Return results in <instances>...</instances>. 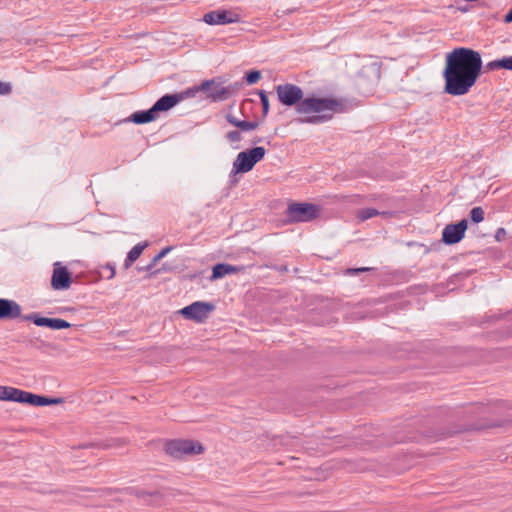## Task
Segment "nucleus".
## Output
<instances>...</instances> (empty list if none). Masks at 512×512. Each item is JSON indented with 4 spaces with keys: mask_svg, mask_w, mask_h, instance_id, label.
<instances>
[{
    "mask_svg": "<svg viewBox=\"0 0 512 512\" xmlns=\"http://www.w3.org/2000/svg\"><path fill=\"white\" fill-rule=\"evenodd\" d=\"M259 96L262 104V114L266 116L269 112V99L264 91H260Z\"/></svg>",
    "mask_w": 512,
    "mask_h": 512,
    "instance_id": "28",
    "label": "nucleus"
},
{
    "mask_svg": "<svg viewBox=\"0 0 512 512\" xmlns=\"http://www.w3.org/2000/svg\"><path fill=\"white\" fill-rule=\"evenodd\" d=\"M21 316V306L13 301L0 298V320L15 319Z\"/></svg>",
    "mask_w": 512,
    "mask_h": 512,
    "instance_id": "10",
    "label": "nucleus"
},
{
    "mask_svg": "<svg viewBox=\"0 0 512 512\" xmlns=\"http://www.w3.org/2000/svg\"><path fill=\"white\" fill-rule=\"evenodd\" d=\"M27 404L33 406H48L53 404H59L62 402L61 398H47L44 396L36 395L29 392Z\"/></svg>",
    "mask_w": 512,
    "mask_h": 512,
    "instance_id": "14",
    "label": "nucleus"
},
{
    "mask_svg": "<svg viewBox=\"0 0 512 512\" xmlns=\"http://www.w3.org/2000/svg\"><path fill=\"white\" fill-rule=\"evenodd\" d=\"M203 21L208 25H226L237 23L240 17L237 13L227 10H214L204 15Z\"/></svg>",
    "mask_w": 512,
    "mask_h": 512,
    "instance_id": "7",
    "label": "nucleus"
},
{
    "mask_svg": "<svg viewBox=\"0 0 512 512\" xmlns=\"http://www.w3.org/2000/svg\"><path fill=\"white\" fill-rule=\"evenodd\" d=\"M146 246V243H138L128 252V255L124 261V267L126 269H128L133 264V262L140 257Z\"/></svg>",
    "mask_w": 512,
    "mask_h": 512,
    "instance_id": "17",
    "label": "nucleus"
},
{
    "mask_svg": "<svg viewBox=\"0 0 512 512\" xmlns=\"http://www.w3.org/2000/svg\"><path fill=\"white\" fill-rule=\"evenodd\" d=\"M178 103L179 97L177 98L175 94H166L158 99L152 107L157 114L158 112L169 110Z\"/></svg>",
    "mask_w": 512,
    "mask_h": 512,
    "instance_id": "12",
    "label": "nucleus"
},
{
    "mask_svg": "<svg viewBox=\"0 0 512 512\" xmlns=\"http://www.w3.org/2000/svg\"><path fill=\"white\" fill-rule=\"evenodd\" d=\"M214 85V80H206L201 83V85L197 86L198 91H207L208 93L212 89Z\"/></svg>",
    "mask_w": 512,
    "mask_h": 512,
    "instance_id": "29",
    "label": "nucleus"
},
{
    "mask_svg": "<svg viewBox=\"0 0 512 512\" xmlns=\"http://www.w3.org/2000/svg\"><path fill=\"white\" fill-rule=\"evenodd\" d=\"M231 92L229 88L222 86L221 84L213 85L212 89L208 93V97L213 101H223L230 97Z\"/></svg>",
    "mask_w": 512,
    "mask_h": 512,
    "instance_id": "15",
    "label": "nucleus"
},
{
    "mask_svg": "<svg viewBox=\"0 0 512 512\" xmlns=\"http://www.w3.org/2000/svg\"><path fill=\"white\" fill-rule=\"evenodd\" d=\"M504 229L503 228H500L498 231H497V235L496 237L498 238L499 237V233H504Z\"/></svg>",
    "mask_w": 512,
    "mask_h": 512,
    "instance_id": "36",
    "label": "nucleus"
},
{
    "mask_svg": "<svg viewBox=\"0 0 512 512\" xmlns=\"http://www.w3.org/2000/svg\"><path fill=\"white\" fill-rule=\"evenodd\" d=\"M172 250V247H166L164 249H162L153 259L152 261L147 265V269L148 270H151L155 265L156 263L161 260L163 257H165L167 255L168 252H170Z\"/></svg>",
    "mask_w": 512,
    "mask_h": 512,
    "instance_id": "24",
    "label": "nucleus"
},
{
    "mask_svg": "<svg viewBox=\"0 0 512 512\" xmlns=\"http://www.w3.org/2000/svg\"><path fill=\"white\" fill-rule=\"evenodd\" d=\"M481 68L482 58L478 51L466 47L453 49L445 57L444 92L452 96L467 94L475 85Z\"/></svg>",
    "mask_w": 512,
    "mask_h": 512,
    "instance_id": "1",
    "label": "nucleus"
},
{
    "mask_svg": "<svg viewBox=\"0 0 512 512\" xmlns=\"http://www.w3.org/2000/svg\"><path fill=\"white\" fill-rule=\"evenodd\" d=\"M266 154L264 147H254L240 152L233 162L232 173H246L253 169L256 163L261 161Z\"/></svg>",
    "mask_w": 512,
    "mask_h": 512,
    "instance_id": "3",
    "label": "nucleus"
},
{
    "mask_svg": "<svg viewBox=\"0 0 512 512\" xmlns=\"http://www.w3.org/2000/svg\"><path fill=\"white\" fill-rule=\"evenodd\" d=\"M12 91L10 83L0 81V95H7Z\"/></svg>",
    "mask_w": 512,
    "mask_h": 512,
    "instance_id": "31",
    "label": "nucleus"
},
{
    "mask_svg": "<svg viewBox=\"0 0 512 512\" xmlns=\"http://www.w3.org/2000/svg\"><path fill=\"white\" fill-rule=\"evenodd\" d=\"M259 126L257 121H245L242 120L239 125V130L243 132L255 130Z\"/></svg>",
    "mask_w": 512,
    "mask_h": 512,
    "instance_id": "25",
    "label": "nucleus"
},
{
    "mask_svg": "<svg viewBox=\"0 0 512 512\" xmlns=\"http://www.w3.org/2000/svg\"><path fill=\"white\" fill-rule=\"evenodd\" d=\"M157 118V114L155 113L153 107L145 111H137L134 112L129 121H132L135 124H146L154 121Z\"/></svg>",
    "mask_w": 512,
    "mask_h": 512,
    "instance_id": "13",
    "label": "nucleus"
},
{
    "mask_svg": "<svg viewBox=\"0 0 512 512\" xmlns=\"http://www.w3.org/2000/svg\"><path fill=\"white\" fill-rule=\"evenodd\" d=\"M470 218L474 223H480L484 219V211L481 207H474L470 211Z\"/></svg>",
    "mask_w": 512,
    "mask_h": 512,
    "instance_id": "23",
    "label": "nucleus"
},
{
    "mask_svg": "<svg viewBox=\"0 0 512 512\" xmlns=\"http://www.w3.org/2000/svg\"><path fill=\"white\" fill-rule=\"evenodd\" d=\"M279 101L286 106H296L300 115L296 121L300 124H322L333 118L335 113L343 111V105L334 98L306 97L303 90L294 84H281L276 87Z\"/></svg>",
    "mask_w": 512,
    "mask_h": 512,
    "instance_id": "2",
    "label": "nucleus"
},
{
    "mask_svg": "<svg viewBox=\"0 0 512 512\" xmlns=\"http://www.w3.org/2000/svg\"><path fill=\"white\" fill-rule=\"evenodd\" d=\"M72 279L68 269L60 262L54 263L51 286L54 290H66L71 286Z\"/></svg>",
    "mask_w": 512,
    "mask_h": 512,
    "instance_id": "9",
    "label": "nucleus"
},
{
    "mask_svg": "<svg viewBox=\"0 0 512 512\" xmlns=\"http://www.w3.org/2000/svg\"><path fill=\"white\" fill-rule=\"evenodd\" d=\"M369 270H371V268H368V267L350 268L347 270V273L348 274H357V273L365 272V271H369Z\"/></svg>",
    "mask_w": 512,
    "mask_h": 512,
    "instance_id": "34",
    "label": "nucleus"
},
{
    "mask_svg": "<svg viewBox=\"0 0 512 512\" xmlns=\"http://www.w3.org/2000/svg\"><path fill=\"white\" fill-rule=\"evenodd\" d=\"M198 92L199 91H198L197 86H194V87L188 88L187 90L182 91L180 93H176L175 96L177 98L179 97V102H181L182 100H184L186 98L194 97Z\"/></svg>",
    "mask_w": 512,
    "mask_h": 512,
    "instance_id": "22",
    "label": "nucleus"
},
{
    "mask_svg": "<svg viewBox=\"0 0 512 512\" xmlns=\"http://www.w3.org/2000/svg\"><path fill=\"white\" fill-rule=\"evenodd\" d=\"M381 213L375 209V208H363V209H360L358 212H357V217L361 220V221H366L370 218H373L377 215H380Z\"/></svg>",
    "mask_w": 512,
    "mask_h": 512,
    "instance_id": "21",
    "label": "nucleus"
},
{
    "mask_svg": "<svg viewBox=\"0 0 512 512\" xmlns=\"http://www.w3.org/2000/svg\"><path fill=\"white\" fill-rule=\"evenodd\" d=\"M138 270H139V271H149V270L147 269V266H145V267H141V268H138Z\"/></svg>",
    "mask_w": 512,
    "mask_h": 512,
    "instance_id": "37",
    "label": "nucleus"
},
{
    "mask_svg": "<svg viewBox=\"0 0 512 512\" xmlns=\"http://www.w3.org/2000/svg\"><path fill=\"white\" fill-rule=\"evenodd\" d=\"M103 268L109 271L108 279H112L115 276V265L107 263Z\"/></svg>",
    "mask_w": 512,
    "mask_h": 512,
    "instance_id": "33",
    "label": "nucleus"
},
{
    "mask_svg": "<svg viewBox=\"0 0 512 512\" xmlns=\"http://www.w3.org/2000/svg\"><path fill=\"white\" fill-rule=\"evenodd\" d=\"M225 138L230 143H237V142H240L242 140L241 133L238 130H232V131L227 132L226 135H225Z\"/></svg>",
    "mask_w": 512,
    "mask_h": 512,
    "instance_id": "26",
    "label": "nucleus"
},
{
    "mask_svg": "<svg viewBox=\"0 0 512 512\" xmlns=\"http://www.w3.org/2000/svg\"><path fill=\"white\" fill-rule=\"evenodd\" d=\"M203 450L204 448L199 442L192 440H171L165 445L166 453L174 458L200 454Z\"/></svg>",
    "mask_w": 512,
    "mask_h": 512,
    "instance_id": "4",
    "label": "nucleus"
},
{
    "mask_svg": "<svg viewBox=\"0 0 512 512\" xmlns=\"http://www.w3.org/2000/svg\"><path fill=\"white\" fill-rule=\"evenodd\" d=\"M214 310V305L207 303L196 301L192 304L182 308L179 313L185 318L189 320H193L197 323H202L209 315L210 312Z\"/></svg>",
    "mask_w": 512,
    "mask_h": 512,
    "instance_id": "6",
    "label": "nucleus"
},
{
    "mask_svg": "<svg viewBox=\"0 0 512 512\" xmlns=\"http://www.w3.org/2000/svg\"><path fill=\"white\" fill-rule=\"evenodd\" d=\"M261 141H262V138H257V139H255V140L253 141V143H254V144H256V143H259V142H261Z\"/></svg>",
    "mask_w": 512,
    "mask_h": 512,
    "instance_id": "38",
    "label": "nucleus"
},
{
    "mask_svg": "<svg viewBox=\"0 0 512 512\" xmlns=\"http://www.w3.org/2000/svg\"><path fill=\"white\" fill-rule=\"evenodd\" d=\"M47 327L53 330H61L70 328L71 324L60 318H49Z\"/></svg>",
    "mask_w": 512,
    "mask_h": 512,
    "instance_id": "20",
    "label": "nucleus"
},
{
    "mask_svg": "<svg viewBox=\"0 0 512 512\" xmlns=\"http://www.w3.org/2000/svg\"><path fill=\"white\" fill-rule=\"evenodd\" d=\"M226 120L233 126L239 128V125H240V122L242 120L238 119L235 115L231 114V113H228L226 115Z\"/></svg>",
    "mask_w": 512,
    "mask_h": 512,
    "instance_id": "32",
    "label": "nucleus"
},
{
    "mask_svg": "<svg viewBox=\"0 0 512 512\" xmlns=\"http://www.w3.org/2000/svg\"><path fill=\"white\" fill-rule=\"evenodd\" d=\"M11 387L0 386V400L8 401L10 396Z\"/></svg>",
    "mask_w": 512,
    "mask_h": 512,
    "instance_id": "30",
    "label": "nucleus"
},
{
    "mask_svg": "<svg viewBox=\"0 0 512 512\" xmlns=\"http://www.w3.org/2000/svg\"><path fill=\"white\" fill-rule=\"evenodd\" d=\"M243 270V267L219 263L213 267L211 279H219L226 275L235 274Z\"/></svg>",
    "mask_w": 512,
    "mask_h": 512,
    "instance_id": "11",
    "label": "nucleus"
},
{
    "mask_svg": "<svg viewBox=\"0 0 512 512\" xmlns=\"http://www.w3.org/2000/svg\"><path fill=\"white\" fill-rule=\"evenodd\" d=\"M319 209L309 203H293L288 207V217L294 222H306L317 217Z\"/></svg>",
    "mask_w": 512,
    "mask_h": 512,
    "instance_id": "5",
    "label": "nucleus"
},
{
    "mask_svg": "<svg viewBox=\"0 0 512 512\" xmlns=\"http://www.w3.org/2000/svg\"><path fill=\"white\" fill-rule=\"evenodd\" d=\"M23 319L26 320V321H31L36 326H40V327H47L48 326V320H49V318L42 317L38 313H32V314L26 315V316H24Z\"/></svg>",
    "mask_w": 512,
    "mask_h": 512,
    "instance_id": "19",
    "label": "nucleus"
},
{
    "mask_svg": "<svg viewBox=\"0 0 512 512\" xmlns=\"http://www.w3.org/2000/svg\"><path fill=\"white\" fill-rule=\"evenodd\" d=\"M468 222L466 219L456 224H448L442 232V240L445 244L451 245L460 242L467 230Z\"/></svg>",
    "mask_w": 512,
    "mask_h": 512,
    "instance_id": "8",
    "label": "nucleus"
},
{
    "mask_svg": "<svg viewBox=\"0 0 512 512\" xmlns=\"http://www.w3.org/2000/svg\"><path fill=\"white\" fill-rule=\"evenodd\" d=\"M28 395H29V392H27V391H23V390L11 387L10 396H9L8 401L27 403Z\"/></svg>",
    "mask_w": 512,
    "mask_h": 512,
    "instance_id": "18",
    "label": "nucleus"
},
{
    "mask_svg": "<svg viewBox=\"0 0 512 512\" xmlns=\"http://www.w3.org/2000/svg\"><path fill=\"white\" fill-rule=\"evenodd\" d=\"M261 78V73L258 70H251L246 74V81L248 84L252 85L258 82Z\"/></svg>",
    "mask_w": 512,
    "mask_h": 512,
    "instance_id": "27",
    "label": "nucleus"
},
{
    "mask_svg": "<svg viewBox=\"0 0 512 512\" xmlns=\"http://www.w3.org/2000/svg\"><path fill=\"white\" fill-rule=\"evenodd\" d=\"M504 22L505 23H511L512 22V8L509 10V12L504 16Z\"/></svg>",
    "mask_w": 512,
    "mask_h": 512,
    "instance_id": "35",
    "label": "nucleus"
},
{
    "mask_svg": "<svg viewBox=\"0 0 512 512\" xmlns=\"http://www.w3.org/2000/svg\"><path fill=\"white\" fill-rule=\"evenodd\" d=\"M488 70L505 69L512 71V56H505L500 59L493 60L486 65Z\"/></svg>",
    "mask_w": 512,
    "mask_h": 512,
    "instance_id": "16",
    "label": "nucleus"
}]
</instances>
